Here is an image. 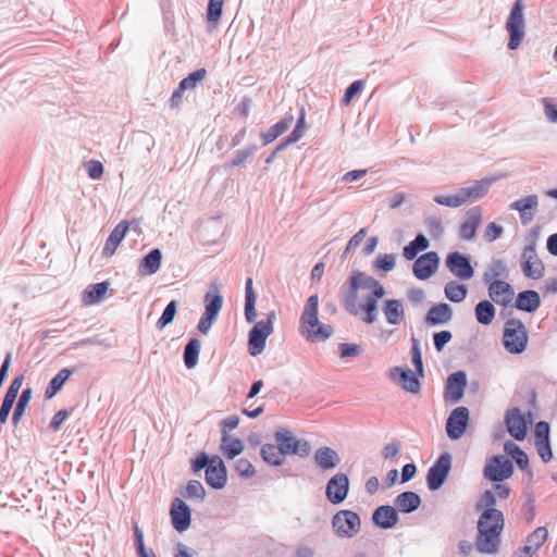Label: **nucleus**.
Listing matches in <instances>:
<instances>
[{"mask_svg": "<svg viewBox=\"0 0 557 557\" xmlns=\"http://www.w3.org/2000/svg\"><path fill=\"white\" fill-rule=\"evenodd\" d=\"M348 289L343 295V304L347 311L356 313L358 290L360 288L368 289L370 295L360 305L363 312L362 320L372 324L377 319V301L386 294L384 286L374 277L366 276L362 272L355 271L350 275Z\"/></svg>", "mask_w": 557, "mask_h": 557, "instance_id": "f257e3e1", "label": "nucleus"}, {"mask_svg": "<svg viewBox=\"0 0 557 557\" xmlns=\"http://www.w3.org/2000/svg\"><path fill=\"white\" fill-rule=\"evenodd\" d=\"M478 534L474 540L476 552L484 555H496L502 543L505 528L504 513L498 509H484L476 523Z\"/></svg>", "mask_w": 557, "mask_h": 557, "instance_id": "f03ea898", "label": "nucleus"}, {"mask_svg": "<svg viewBox=\"0 0 557 557\" xmlns=\"http://www.w3.org/2000/svg\"><path fill=\"white\" fill-rule=\"evenodd\" d=\"M318 308V295H312L308 298L305 310L300 317V333L311 342L324 341L333 333L331 325L323 324L319 321Z\"/></svg>", "mask_w": 557, "mask_h": 557, "instance_id": "7ed1b4c3", "label": "nucleus"}, {"mask_svg": "<svg viewBox=\"0 0 557 557\" xmlns=\"http://www.w3.org/2000/svg\"><path fill=\"white\" fill-rule=\"evenodd\" d=\"M491 186L487 180L475 181L469 186L460 188L456 194L448 196H436L434 201L441 206L458 208L468 202L483 198Z\"/></svg>", "mask_w": 557, "mask_h": 557, "instance_id": "20e7f679", "label": "nucleus"}, {"mask_svg": "<svg viewBox=\"0 0 557 557\" xmlns=\"http://www.w3.org/2000/svg\"><path fill=\"white\" fill-rule=\"evenodd\" d=\"M529 334L525 325L518 319H509L504 326L503 345L509 354L518 355L527 349Z\"/></svg>", "mask_w": 557, "mask_h": 557, "instance_id": "39448f33", "label": "nucleus"}, {"mask_svg": "<svg viewBox=\"0 0 557 557\" xmlns=\"http://www.w3.org/2000/svg\"><path fill=\"white\" fill-rule=\"evenodd\" d=\"M275 313L272 311L265 320L257 322L248 334V351L251 356L260 355L264 348L267 338L273 333Z\"/></svg>", "mask_w": 557, "mask_h": 557, "instance_id": "423d86ee", "label": "nucleus"}, {"mask_svg": "<svg viewBox=\"0 0 557 557\" xmlns=\"http://www.w3.org/2000/svg\"><path fill=\"white\" fill-rule=\"evenodd\" d=\"M506 28L509 32L508 48L515 50L521 44L524 37V18H523V3L522 0H517L513 3L511 12L506 23Z\"/></svg>", "mask_w": 557, "mask_h": 557, "instance_id": "0eeeda50", "label": "nucleus"}, {"mask_svg": "<svg viewBox=\"0 0 557 557\" xmlns=\"http://www.w3.org/2000/svg\"><path fill=\"white\" fill-rule=\"evenodd\" d=\"M332 525L339 537H352L360 531L361 521L355 511L345 509L333 517Z\"/></svg>", "mask_w": 557, "mask_h": 557, "instance_id": "6e6552de", "label": "nucleus"}, {"mask_svg": "<svg viewBox=\"0 0 557 557\" xmlns=\"http://www.w3.org/2000/svg\"><path fill=\"white\" fill-rule=\"evenodd\" d=\"M275 442L286 455L308 456L310 444L306 440L296 438L287 429H278L275 434Z\"/></svg>", "mask_w": 557, "mask_h": 557, "instance_id": "1a4fd4ad", "label": "nucleus"}, {"mask_svg": "<svg viewBox=\"0 0 557 557\" xmlns=\"http://www.w3.org/2000/svg\"><path fill=\"white\" fill-rule=\"evenodd\" d=\"M223 298L218 292H209L205 296V312L199 320L198 331L207 334L222 309Z\"/></svg>", "mask_w": 557, "mask_h": 557, "instance_id": "9d476101", "label": "nucleus"}, {"mask_svg": "<svg viewBox=\"0 0 557 557\" xmlns=\"http://www.w3.org/2000/svg\"><path fill=\"white\" fill-rule=\"evenodd\" d=\"M513 473L510 460L504 456H494L484 468V476L493 482H502L509 479Z\"/></svg>", "mask_w": 557, "mask_h": 557, "instance_id": "9b49d317", "label": "nucleus"}, {"mask_svg": "<svg viewBox=\"0 0 557 557\" xmlns=\"http://www.w3.org/2000/svg\"><path fill=\"white\" fill-rule=\"evenodd\" d=\"M451 457L445 453L438 457L428 472V487L431 491L438 490L448 476Z\"/></svg>", "mask_w": 557, "mask_h": 557, "instance_id": "f8f14e48", "label": "nucleus"}, {"mask_svg": "<svg viewBox=\"0 0 557 557\" xmlns=\"http://www.w3.org/2000/svg\"><path fill=\"white\" fill-rule=\"evenodd\" d=\"M469 423V410L461 406L454 409L446 422L447 436L450 440H458L465 433Z\"/></svg>", "mask_w": 557, "mask_h": 557, "instance_id": "ddd939ff", "label": "nucleus"}, {"mask_svg": "<svg viewBox=\"0 0 557 557\" xmlns=\"http://www.w3.org/2000/svg\"><path fill=\"white\" fill-rule=\"evenodd\" d=\"M349 491V480L345 473H336L326 484L325 495L332 504L343 503Z\"/></svg>", "mask_w": 557, "mask_h": 557, "instance_id": "4468645a", "label": "nucleus"}, {"mask_svg": "<svg viewBox=\"0 0 557 557\" xmlns=\"http://www.w3.org/2000/svg\"><path fill=\"white\" fill-rule=\"evenodd\" d=\"M446 267L454 276L460 280H470L474 274V270L470 264L469 259L458 251L451 252L447 256Z\"/></svg>", "mask_w": 557, "mask_h": 557, "instance_id": "2eb2a0df", "label": "nucleus"}, {"mask_svg": "<svg viewBox=\"0 0 557 557\" xmlns=\"http://www.w3.org/2000/svg\"><path fill=\"white\" fill-rule=\"evenodd\" d=\"M505 422L508 433L517 441L525 438L528 433V421L520 409L513 408L507 411Z\"/></svg>", "mask_w": 557, "mask_h": 557, "instance_id": "dca6fc26", "label": "nucleus"}, {"mask_svg": "<svg viewBox=\"0 0 557 557\" xmlns=\"http://www.w3.org/2000/svg\"><path fill=\"white\" fill-rule=\"evenodd\" d=\"M440 258L435 251H429L420 256L413 263V274L419 280H426L438 268Z\"/></svg>", "mask_w": 557, "mask_h": 557, "instance_id": "f3484780", "label": "nucleus"}, {"mask_svg": "<svg viewBox=\"0 0 557 557\" xmlns=\"http://www.w3.org/2000/svg\"><path fill=\"white\" fill-rule=\"evenodd\" d=\"M488 296L495 304L507 307L515 299V289L509 283L496 280L488 285Z\"/></svg>", "mask_w": 557, "mask_h": 557, "instance_id": "a211bd4d", "label": "nucleus"}, {"mask_svg": "<svg viewBox=\"0 0 557 557\" xmlns=\"http://www.w3.org/2000/svg\"><path fill=\"white\" fill-rule=\"evenodd\" d=\"M170 515L172 524L175 530L178 532H184L189 528L190 509L182 499H174L171 506Z\"/></svg>", "mask_w": 557, "mask_h": 557, "instance_id": "6ab92c4d", "label": "nucleus"}, {"mask_svg": "<svg viewBox=\"0 0 557 557\" xmlns=\"http://www.w3.org/2000/svg\"><path fill=\"white\" fill-rule=\"evenodd\" d=\"M467 386V376L462 371H458L448 376L445 386V399L451 403L460 400Z\"/></svg>", "mask_w": 557, "mask_h": 557, "instance_id": "aec40b11", "label": "nucleus"}, {"mask_svg": "<svg viewBox=\"0 0 557 557\" xmlns=\"http://www.w3.org/2000/svg\"><path fill=\"white\" fill-rule=\"evenodd\" d=\"M206 482L214 488H221L224 486L226 482V470L219 456H214L210 459L206 469Z\"/></svg>", "mask_w": 557, "mask_h": 557, "instance_id": "412c9836", "label": "nucleus"}, {"mask_svg": "<svg viewBox=\"0 0 557 557\" xmlns=\"http://www.w3.org/2000/svg\"><path fill=\"white\" fill-rule=\"evenodd\" d=\"M482 221V211L480 208L475 207L470 209L463 222L459 227V236L465 240H471L475 237L478 227L480 226Z\"/></svg>", "mask_w": 557, "mask_h": 557, "instance_id": "4be33fe9", "label": "nucleus"}, {"mask_svg": "<svg viewBox=\"0 0 557 557\" xmlns=\"http://www.w3.org/2000/svg\"><path fill=\"white\" fill-rule=\"evenodd\" d=\"M391 375L394 380L398 381L405 391L413 394L420 392L421 384L418 372L414 373L410 369L395 368L392 370Z\"/></svg>", "mask_w": 557, "mask_h": 557, "instance_id": "5701e85b", "label": "nucleus"}, {"mask_svg": "<svg viewBox=\"0 0 557 557\" xmlns=\"http://www.w3.org/2000/svg\"><path fill=\"white\" fill-rule=\"evenodd\" d=\"M539 206V198L536 195H530L510 205V209L516 210L520 214L522 224H528L533 220V213L528 211L535 210Z\"/></svg>", "mask_w": 557, "mask_h": 557, "instance_id": "b1692460", "label": "nucleus"}, {"mask_svg": "<svg viewBox=\"0 0 557 557\" xmlns=\"http://www.w3.org/2000/svg\"><path fill=\"white\" fill-rule=\"evenodd\" d=\"M129 228V224L127 221L120 222L111 232L109 238L107 239L102 253L104 257H111L121 242L124 239L127 231Z\"/></svg>", "mask_w": 557, "mask_h": 557, "instance_id": "393cba45", "label": "nucleus"}, {"mask_svg": "<svg viewBox=\"0 0 557 557\" xmlns=\"http://www.w3.org/2000/svg\"><path fill=\"white\" fill-rule=\"evenodd\" d=\"M373 522L382 529H391L398 522V515L392 506H380L372 515Z\"/></svg>", "mask_w": 557, "mask_h": 557, "instance_id": "a878e982", "label": "nucleus"}, {"mask_svg": "<svg viewBox=\"0 0 557 557\" xmlns=\"http://www.w3.org/2000/svg\"><path fill=\"white\" fill-rule=\"evenodd\" d=\"M314 461L322 470H332L339 463L338 454L331 447L324 446L317 449Z\"/></svg>", "mask_w": 557, "mask_h": 557, "instance_id": "bb28decb", "label": "nucleus"}, {"mask_svg": "<svg viewBox=\"0 0 557 557\" xmlns=\"http://www.w3.org/2000/svg\"><path fill=\"white\" fill-rule=\"evenodd\" d=\"M383 313L389 324H399L405 318L403 302L398 299L386 300L383 306Z\"/></svg>", "mask_w": 557, "mask_h": 557, "instance_id": "cd10ccee", "label": "nucleus"}, {"mask_svg": "<svg viewBox=\"0 0 557 557\" xmlns=\"http://www.w3.org/2000/svg\"><path fill=\"white\" fill-rule=\"evenodd\" d=\"M108 289L109 284L107 282L89 285L83 293L84 305L91 306L102 301L106 298Z\"/></svg>", "mask_w": 557, "mask_h": 557, "instance_id": "c85d7f7f", "label": "nucleus"}, {"mask_svg": "<svg viewBox=\"0 0 557 557\" xmlns=\"http://www.w3.org/2000/svg\"><path fill=\"white\" fill-rule=\"evenodd\" d=\"M540 305V295L535 290H524L516 298V308L521 311L534 312Z\"/></svg>", "mask_w": 557, "mask_h": 557, "instance_id": "c756f323", "label": "nucleus"}, {"mask_svg": "<svg viewBox=\"0 0 557 557\" xmlns=\"http://www.w3.org/2000/svg\"><path fill=\"white\" fill-rule=\"evenodd\" d=\"M451 317V308L447 304H440L429 310L425 321L430 325L444 324L450 321Z\"/></svg>", "mask_w": 557, "mask_h": 557, "instance_id": "7c9ffc66", "label": "nucleus"}, {"mask_svg": "<svg viewBox=\"0 0 557 557\" xmlns=\"http://www.w3.org/2000/svg\"><path fill=\"white\" fill-rule=\"evenodd\" d=\"M162 253L160 249H152L144 257L139 264V273L141 275H151L159 271L161 267Z\"/></svg>", "mask_w": 557, "mask_h": 557, "instance_id": "2f4dec72", "label": "nucleus"}, {"mask_svg": "<svg viewBox=\"0 0 557 557\" xmlns=\"http://www.w3.org/2000/svg\"><path fill=\"white\" fill-rule=\"evenodd\" d=\"M421 504V499L418 494L413 492H404L399 494L395 499L396 508L401 512H411L416 510Z\"/></svg>", "mask_w": 557, "mask_h": 557, "instance_id": "473e14b6", "label": "nucleus"}, {"mask_svg": "<svg viewBox=\"0 0 557 557\" xmlns=\"http://www.w3.org/2000/svg\"><path fill=\"white\" fill-rule=\"evenodd\" d=\"M294 122L293 114H286L280 122L275 123L264 134L263 139L265 144L272 143L278 136L286 133Z\"/></svg>", "mask_w": 557, "mask_h": 557, "instance_id": "72a5a7b5", "label": "nucleus"}, {"mask_svg": "<svg viewBox=\"0 0 557 557\" xmlns=\"http://www.w3.org/2000/svg\"><path fill=\"white\" fill-rule=\"evenodd\" d=\"M244 449V445L239 438H235L231 435H226L223 432L221 442V451L227 459H233L239 455Z\"/></svg>", "mask_w": 557, "mask_h": 557, "instance_id": "f704fd0d", "label": "nucleus"}, {"mask_svg": "<svg viewBox=\"0 0 557 557\" xmlns=\"http://www.w3.org/2000/svg\"><path fill=\"white\" fill-rule=\"evenodd\" d=\"M262 458L272 466H280L284 462L286 454L278 444H267L261 449Z\"/></svg>", "mask_w": 557, "mask_h": 557, "instance_id": "c9c22d12", "label": "nucleus"}, {"mask_svg": "<svg viewBox=\"0 0 557 557\" xmlns=\"http://www.w3.org/2000/svg\"><path fill=\"white\" fill-rule=\"evenodd\" d=\"M475 318L480 324L488 325L493 322L496 310L494 305L488 300L480 301L474 309Z\"/></svg>", "mask_w": 557, "mask_h": 557, "instance_id": "e433bc0d", "label": "nucleus"}, {"mask_svg": "<svg viewBox=\"0 0 557 557\" xmlns=\"http://www.w3.org/2000/svg\"><path fill=\"white\" fill-rule=\"evenodd\" d=\"M504 450L515 460L521 470H527L529 468V457L517 444L513 442H506Z\"/></svg>", "mask_w": 557, "mask_h": 557, "instance_id": "4c0bfd02", "label": "nucleus"}, {"mask_svg": "<svg viewBox=\"0 0 557 557\" xmlns=\"http://www.w3.org/2000/svg\"><path fill=\"white\" fill-rule=\"evenodd\" d=\"M72 375V370L64 368L62 369L52 380L46 388L45 396L50 399L57 395L61 389L65 381Z\"/></svg>", "mask_w": 557, "mask_h": 557, "instance_id": "58836bf2", "label": "nucleus"}, {"mask_svg": "<svg viewBox=\"0 0 557 557\" xmlns=\"http://www.w3.org/2000/svg\"><path fill=\"white\" fill-rule=\"evenodd\" d=\"M200 348H201V343L197 338L190 339L187 343V345L185 346L184 362L188 369H193L196 367V364L198 362V356L200 352Z\"/></svg>", "mask_w": 557, "mask_h": 557, "instance_id": "ea45409f", "label": "nucleus"}, {"mask_svg": "<svg viewBox=\"0 0 557 557\" xmlns=\"http://www.w3.org/2000/svg\"><path fill=\"white\" fill-rule=\"evenodd\" d=\"M429 247V240L428 238L424 236V235H418L416 237V239H413L412 242L409 243V245H407L405 248H404V257L407 259V260H412L417 257V255Z\"/></svg>", "mask_w": 557, "mask_h": 557, "instance_id": "a19ab883", "label": "nucleus"}, {"mask_svg": "<svg viewBox=\"0 0 557 557\" xmlns=\"http://www.w3.org/2000/svg\"><path fill=\"white\" fill-rule=\"evenodd\" d=\"M468 289L463 284L450 281L445 286V296L453 302H460L467 296Z\"/></svg>", "mask_w": 557, "mask_h": 557, "instance_id": "79ce46f5", "label": "nucleus"}, {"mask_svg": "<svg viewBox=\"0 0 557 557\" xmlns=\"http://www.w3.org/2000/svg\"><path fill=\"white\" fill-rule=\"evenodd\" d=\"M256 296L252 290L251 278L246 280V321L255 322L258 314L255 308Z\"/></svg>", "mask_w": 557, "mask_h": 557, "instance_id": "37998d69", "label": "nucleus"}, {"mask_svg": "<svg viewBox=\"0 0 557 557\" xmlns=\"http://www.w3.org/2000/svg\"><path fill=\"white\" fill-rule=\"evenodd\" d=\"M547 536V529L544 527H540L528 536L527 544L523 547H530L531 552L535 553L544 544Z\"/></svg>", "mask_w": 557, "mask_h": 557, "instance_id": "c03bdc74", "label": "nucleus"}, {"mask_svg": "<svg viewBox=\"0 0 557 557\" xmlns=\"http://www.w3.org/2000/svg\"><path fill=\"white\" fill-rule=\"evenodd\" d=\"M522 271L525 276L536 280L543 276L544 268L540 260L529 258L522 263Z\"/></svg>", "mask_w": 557, "mask_h": 557, "instance_id": "a18cd8bd", "label": "nucleus"}, {"mask_svg": "<svg viewBox=\"0 0 557 557\" xmlns=\"http://www.w3.org/2000/svg\"><path fill=\"white\" fill-rule=\"evenodd\" d=\"M30 398H32V389L25 388L22 392V394L17 400V404L15 406V409L13 411L12 421L15 425L20 422V420L24 413V410H25L26 406L28 405Z\"/></svg>", "mask_w": 557, "mask_h": 557, "instance_id": "49530a36", "label": "nucleus"}, {"mask_svg": "<svg viewBox=\"0 0 557 557\" xmlns=\"http://www.w3.org/2000/svg\"><path fill=\"white\" fill-rule=\"evenodd\" d=\"M207 76L206 69H198L185 77L181 83V90L194 89L198 83L202 82Z\"/></svg>", "mask_w": 557, "mask_h": 557, "instance_id": "de8ad7c7", "label": "nucleus"}, {"mask_svg": "<svg viewBox=\"0 0 557 557\" xmlns=\"http://www.w3.org/2000/svg\"><path fill=\"white\" fill-rule=\"evenodd\" d=\"M177 311V302L175 300H172L169 302V305L165 307L161 318L157 321V327L159 330L164 329L168 324H170Z\"/></svg>", "mask_w": 557, "mask_h": 557, "instance_id": "09e8293b", "label": "nucleus"}, {"mask_svg": "<svg viewBox=\"0 0 557 557\" xmlns=\"http://www.w3.org/2000/svg\"><path fill=\"white\" fill-rule=\"evenodd\" d=\"M305 117H306L305 111L301 110L295 128L293 129V132L286 139V144H294V143L298 141L304 136L305 127H306Z\"/></svg>", "mask_w": 557, "mask_h": 557, "instance_id": "8fccbe9b", "label": "nucleus"}, {"mask_svg": "<svg viewBox=\"0 0 557 557\" xmlns=\"http://www.w3.org/2000/svg\"><path fill=\"white\" fill-rule=\"evenodd\" d=\"M396 263V257L395 255H381L376 258L375 261V268L377 270H382L384 272L391 271L394 269Z\"/></svg>", "mask_w": 557, "mask_h": 557, "instance_id": "3c124183", "label": "nucleus"}, {"mask_svg": "<svg viewBox=\"0 0 557 557\" xmlns=\"http://www.w3.org/2000/svg\"><path fill=\"white\" fill-rule=\"evenodd\" d=\"M223 0H209L208 7V20L211 22H216L222 14Z\"/></svg>", "mask_w": 557, "mask_h": 557, "instance_id": "603ef678", "label": "nucleus"}, {"mask_svg": "<svg viewBox=\"0 0 557 557\" xmlns=\"http://www.w3.org/2000/svg\"><path fill=\"white\" fill-rule=\"evenodd\" d=\"M535 447L543 462L546 463L552 459L553 451L549 441H535Z\"/></svg>", "mask_w": 557, "mask_h": 557, "instance_id": "864d4df0", "label": "nucleus"}, {"mask_svg": "<svg viewBox=\"0 0 557 557\" xmlns=\"http://www.w3.org/2000/svg\"><path fill=\"white\" fill-rule=\"evenodd\" d=\"M88 176L92 180H98L103 174V165L98 160H90L85 163Z\"/></svg>", "mask_w": 557, "mask_h": 557, "instance_id": "5fc2aeb1", "label": "nucleus"}, {"mask_svg": "<svg viewBox=\"0 0 557 557\" xmlns=\"http://www.w3.org/2000/svg\"><path fill=\"white\" fill-rule=\"evenodd\" d=\"M186 496L189 498H202L205 496V488L199 481L191 480L186 486Z\"/></svg>", "mask_w": 557, "mask_h": 557, "instance_id": "6e6d98bb", "label": "nucleus"}, {"mask_svg": "<svg viewBox=\"0 0 557 557\" xmlns=\"http://www.w3.org/2000/svg\"><path fill=\"white\" fill-rule=\"evenodd\" d=\"M363 88V83L361 81H356L354 82L345 91V95H344V98H343V103L345 106H348L354 96L356 94H358L361 89Z\"/></svg>", "mask_w": 557, "mask_h": 557, "instance_id": "4d7b16f0", "label": "nucleus"}, {"mask_svg": "<svg viewBox=\"0 0 557 557\" xmlns=\"http://www.w3.org/2000/svg\"><path fill=\"white\" fill-rule=\"evenodd\" d=\"M453 335L449 331H441L434 334V346L437 351H442L444 346L450 342Z\"/></svg>", "mask_w": 557, "mask_h": 557, "instance_id": "13d9d810", "label": "nucleus"}, {"mask_svg": "<svg viewBox=\"0 0 557 557\" xmlns=\"http://www.w3.org/2000/svg\"><path fill=\"white\" fill-rule=\"evenodd\" d=\"M503 234V227L492 222L486 225L484 237L487 242H494Z\"/></svg>", "mask_w": 557, "mask_h": 557, "instance_id": "bf43d9fd", "label": "nucleus"}, {"mask_svg": "<svg viewBox=\"0 0 557 557\" xmlns=\"http://www.w3.org/2000/svg\"><path fill=\"white\" fill-rule=\"evenodd\" d=\"M496 496L492 491H485L482 495L480 503L478 504V507L484 508V509H496Z\"/></svg>", "mask_w": 557, "mask_h": 557, "instance_id": "052dcab7", "label": "nucleus"}, {"mask_svg": "<svg viewBox=\"0 0 557 557\" xmlns=\"http://www.w3.org/2000/svg\"><path fill=\"white\" fill-rule=\"evenodd\" d=\"M535 441H549V424L545 421H541L535 425L534 430Z\"/></svg>", "mask_w": 557, "mask_h": 557, "instance_id": "680f3d73", "label": "nucleus"}, {"mask_svg": "<svg viewBox=\"0 0 557 557\" xmlns=\"http://www.w3.org/2000/svg\"><path fill=\"white\" fill-rule=\"evenodd\" d=\"M16 399L4 396L2 405L0 407V423L4 424L8 421L9 413Z\"/></svg>", "mask_w": 557, "mask_h": 557, "instance_id": "e2e57ef3", "label": "nucleus"}, {"mask_svg": "<svg viewBox=\"0 0 557 557\" xmlns=\"http://www.w3.org/2000/svg\"><path fill=\"white\" fill-rule=\"evenodd\" d=\"M23 381H24V376L23 375H18L16 376L10 384L7 393H5V396L10 397V398H13V399H16L17 395H18V392L23 385Z\"/></svg>", "mask_w": 557, "mask_h": 557, "instance_id": "0e129e2a", "label": "nucleus"}, {"mask_svg": "<svg viewBox=\"0 0 557 557\" xmlns=\"http://www.w3.org/2000/svg\"><path fill=\"white\" fill-rule=\"evenodd\" d=\"M367 236V231L366 228H361L351 238L350 240L348 242L346 248H345V251L344 253H347L350 249H355L357 248L361 242L364 239V237Z\"/></svg>", "mask_w": 557, "mask_h": 557, "instance_id": "69168bd1", "label": "nucleus"}, {"mask_svg": "<svg viewBox=\"0 0 557 557\" xmlns=\"http://www.w3.org/2000/svg\"><path fill=\"white\" fill-rule=\"evenodd\" d=\"M240 419L236 416L228 417L227 419L223 420L222 425V433L226 432V435H231V431L236 429L239 425Z\"/></svg>", "mask_w": 557, "mask_h": 557, "instance_id": "338daca9", "label": "nucleus"}, {"mask_svg": "<svg viewBox=\"0 0 557 557\" xmlns=\"http://www.w3.org/2000/svg\"><path fill=\"white\" fill-rule=\"evenodd\" d=\"M544 112H545V115L546 117L553 122V123H556L557 122V108L549 102V100L547 99H544Z\"/></svg>", "mask_w": 557, "mask_h": 557, "instance_id": "774afa93", "label": "nucleus"}]
</instances>
